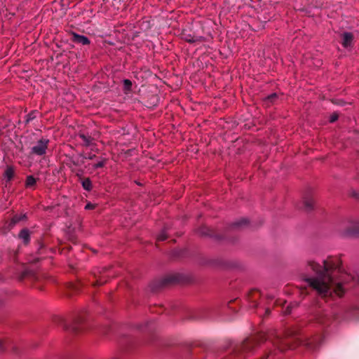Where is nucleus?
Instances as JSON below:
<instances>
[{
    "instance_id": "nucleus-7",
    "label": "nucleus",
    "mask_w": 359,
    "mask_h": 359,
    "mask_svg": "<svg viewBox=\"0 0 359 359\" xmlns=\"http://www.w3.org/2000/svg\"><path fill=\"white\" fill-rule=\"evenodd\" d=\"M353 39V36L351 32H344L342 34V46L344 48H348L351 46Z\"/></svg>"
},
{
    "instance_id": "nucleus-16",
    "label": "nucleus",
    "mask_w": 359,
    "mask_h": 359,
    "mask_svg": "<svg viewBox=\"0 0 359 359\" xmlns=\"http://www.w3.org/2000/svg\"><path fill=\"white\" fill-rule=\"evenodd\" d=\"M123 90L126 93L130 92L132 88V82L129 79H124L123 81Z\"/></svg>"
},
{
    "instance_id": "nucleus-14",
    "label": "nucleus",
    "mask_w": 359,
    "mask_h": 359,
    "mask_svg": "<svg viewBox=\"0 0 359 359\" xmlns=\"http://www.w3.org/2000/svg\"><path fill=\"white\" fill-rule=\"evenodd\" d=\"M26 219H27L26 214L15 215L12 218L11 222L13 224H15L16 223L19 222L20 221L25 220Z\"/></svg>"
},
{
    "instance_id": "nucleus-20",
    "label": "nucleus",
    "mask_w": 359,
    "mask_h": 359,
    "mask_svg": "<svg viewBox=\"0 0 359 359\" xmlns=\"http://www.w3.org/2000/svg\"><path fill=\"white\" fill-rule=\"evenodd\" d=\"M277 97V95L276 93H272L270 95H269L267 97V100H269V102H273V100Z\"/></svg>"
},
{
    "instance_id": "nucleus-6",
    "label": "nucleus",
    "mask_w": 359,
    "mask_h": 359,
    "mask_svg": "<svg viewBox=\"0 0 359 359\" xmlns=\"http://www.w3.org/2000/svg\"><path fill=\"white\" fill-rule=\"evenodd\" d=\"M30 234L31 232L29 229H23L20 231L18 238L22 241L24 245H28L30 240Z\"/></svg>"
},
{
    "instance_id": "nucleus-26",
    "label": "nucleus",
    "mask_w": 359,
    "mask_h": 359,
    "mask_svg": "<svg viewBox=\"0 0 359 359\" xmlns=\"http://www.w3.org/2000/svg\"><path fill=\"white\" fill-rule=\"evenodd\" d=\"M4 347V341L0 339V351L3 350Z\"/></svg>"
},
{
    "instance_id": "nucleus-22",
    "label": "nucleus",
    "mask_w": 359,
    "mask_h": 359,
    "mask_svg": "<svg viewBox=\"0 0 359 359\" xmlns=\"http://www.w3.org/2000/svg\"><path fill=\"white\" fill-rule=\"evenodd\" d=\"M358 233V231H355L348 230L346 231V234L348 235V236H355Z\"/></svg>"
},
{
    "instance_id": "nucleus-9",
    "label": "nucleus",
    "mask_w": 359,
    "mask_h": 359,
    "mask_svg": "<svg viewBox=\"0 0 359 359\" xmlns=\"http://www.w3.org/2000/svg\"><path fill=\"white\" fill-rule=\"evenodd\" d=\"M79 137L83 141V146L90 147L93 144V139L90 136L81 133Z\"/></svg>"
},
{
    "instance_id": "nucleus-30",
    "label": "nucleus",
    "mask_w": 359,
    "mask_h": 359,
    "mask_svg": "<svg viewBox=\"0 0 359 359\" xmlns=\"http://www.w3.org/2000/svg\"><path fill=\"white\" fill-rule=\"evenodd\" d=\"M358 224H359V223H358V222H355V225H356L357 226H358Z\"/></svg>"
},
{
    "instance_id": "nucleus-8",
    "label": "nucleus",
    "mask_w": 359,
    "mask_h": 359,
    "mask_svg": "<svg viewBox=\"0 0 359 359\" xmlns=\"http://www.w3.org/2000/svg\"><path fill=\"white\" fill-rule=\"evenodd\" d=\"M184 39L186 41L192 43H201L205 40V38L203 36H192L191 34H184Z\"/></svg>"
},
{
    "instance_id": "nucleus-27",
    "label": "nucleus",
    "mask_w": 359,
    "mask_h": 359,
    "mask_svg": "<svg viewBox=\"0 0 359 359\" xmlns=\"http://www.w3.org/2000/svg\"><path fill=\"white\" fill-rule=\"evenodd\" d=\"M72 163L74 165H76V166L79 165V163L78 161L72 160Z\"/></svg>"
},
{
    "instance_id": "nucleus-19",
    "label": "nucleus",
    "mask_w": 359,
    "mask_h": 359,
    "mask_svg": "<svg viewBox=\"0 0 359 359\" xmlns=\"http://www.w3.org/2000/svg\"><path fill=\"white\" fill-rule=\"evenodd\" d=\"M80 156H82L83 158L89 159V160H93L96 158L95 154H91L88 156H83V154H80Z\"/></svg>"
},
{
    "instance_id": "nucleus-17",
    "label": "nucleus",
    "mask_w": 359,
    "mask_h": 359,
    "mask_svg": "<svg viewBox=\"0 0 359 359\" xmlns=\"http://www.w3.org/2000/svg\"><path fill=\"white\" fill-rule=\"evenodd\" d=\"M36 179L33 176L29 175L26 179V187H32L36 184Z\"/></svg>"
},
{
    "instance_id": "nucleus-15",
    "label": "nucleus",
    "mask_w": 359,
    "mask_h": 359,
    "mask_svg": "<svg viewBox=\"0 0 359 359\" xmlns=\"http://www.w3.org/2000/svg\"><path fill=\"white\" fill-rule=\"evenodd\" d=\"M83 188L86 191L92 189V183L89 178H86L81 182Z\"/></svg>"
},
{
    "instance_id": "nucleus-3",
    "label": "nucleus",
    "mask_w": 359,
    "mask_h": 359,
    "mask_svg": "<svg viewBox=\"0 0 359 359\" xmlns=\"http://www.w3.org/2000/svg\"><path fill=\"white\" fill-rule=\"evenodd\" d=\"M198 233L202 236H209L217 241H222L228 238L226 236L215 233L212 229L205 226H201L198 229Z\"/></svg>"
},
{
    "instance_id": "nucleus-1",
    "label": "nucleus",
    "mask_w": 359,
    "mask_h": 359,
    "mask_svg": "<svg viewBox=\"0 0 359 359\" xmlns=\"http://www.w3.org/2000/svg\"><path fill=\"white\" fill-rule=\"evenodd\" d=\"M309 267L315 273L316 276L306 278L305 280L319 294L330 296L334 292L341 296L344 293L345 289L341 283L337 280V276L344 272L339 258H330L323 261L322 264L310 262Z\"/></svg>"
},
{
    "instance_id": "nucleus-28",
    "label": "nucleus",
    "mask_w": 359,
    "mask_h": 359,
    "mask_svg": "<svg viewBox=\"0 0 359 359\" xmlns=\"http://www.w3.org/2000/svg\"><path fill=\"white\" fill-rule=\"evenodd\" d=\"M358 309H355V310L353 311V315L355 316L356 318L358 317Z\"/></svg>"
},
{
    "instance_id": "nucleus-12",
    "label": "nucleus",
    "mask_w": 359,
    "mask_h": 359,
    "mask_svg": "<svg viewBox=\"0 0 359 359\" xmlns=\"http://www.w3.org/2000/svg\"><path fill=\"white\" fill-rule=\"evenodd\" d=\"M107 163V159L104 158H100L97 163L92 165V168L96 170L104 167Z\"/></svg>"
},
{
    "instance_id": "nucleus-23",
    "label": "nucleus",
    "mask_w": 359,
    "mask_h": 359,
    "mask_svg": "<svg viewBox=\"0 0 359 359\" xmlns=\"http://www.w3.org/2000/svg\"><path fill=\"white\" fill-rule=\"evenodd\" d=\"M177 280V278L175 276H171L168 277V282H175Z\"/></svg>"
},
{
    "instance_id": "nucleus-21",
    "label": "nucleus",
    "mask_w": 359,
    "mask_h": 359,
    "mask_svg": "<svg viewBox=\"0 0 359 359\" xmlns=\"http://www.w3.org/2000/svg\"><path fill=\"white\" fill-rule=\"evenodd\" d=\"M95 205L91 203H88L86 205L85 209L86 210H93L94 209Z\"/></svg>"
},
{
    "instance_id": "nucleus-4",
    "label": "nucleus",
    "mask_w": 359,
    "mask_h": 359,
    "mask_svg": "<svg viewBox=\"0 0 359 359\" xmlns=\"http://www.w3.org/2000/svg\"><path fill=\"white\" fill-rule=\"evenodd\" d=\"M249 226V220L246 218L238 219L231 224L226 229V231H233L243 229Z\"/></svg>"
},
{
    "instance_id": "nucleus-25",
    "label": "nucleus",
    "mask_w": 359,
    "mask_h": 359,
    "mask_svg": "<svg viewBox=\"0 0 359 359\" xmlns=\"http://www.w3.org/2000/svg\"><path fill=\"white\" fill-rule=\"evenodd\" d=\"M268 4H269V5L271 6H274V7H276V5H277V4H278V2H277V1H272V0H269V1H268Z\"/></svg>"
},
{
    "instance_id": "nucleus-24",
    "label": "nucleus",
    "mask_w": 359,
    "mask_h": 359,
    "mask_svg": "<svg viewBox=\"0 0 359 359\" xmlns=\"http://www.w3.org/2000/svg\"><path fill=\"white\" fill-rule=\"evenodd\" d=\"M338 118V116L337 114H333L330 116V122L333 123Z\"/></svg>"
},
{
    "instance_id": "nucleus-18",
    "label": "nucleus",
    "mask_w": 359,
    "mask_h": 359,
    "mask_svg": "<svg viewBox=\"0 0 359 359\" xmlns=\"http://www.w3.org/2000/svg\"><path fill=\"white\" fill-rule=\"evenodd\" d=\"M36 111H32L29 114H28L27 115H26L25 122L29 123V122L32 121V120H34L36 118Z\"/></svg>"
},
{
    "instance_id": "nucleus-2",
    "label": "nucleus",
    "mask_w": 359,
    "mask_h": 359,
    "mask_svg": "<svg viewBox=\"0 0 359 359\" xmlns=\"http://www.w3.org/2000/svg\"><path fill=\"white\" fill-rule=\"evenodd\" d=\"M49 140L46 138H41L36 142L35 145L31 148L30 154L36 156H43L46 154Z\"/></svg>"
},
{
    "instance_id": "nucleus-29",
    "label": "nucleus",
    "mask_w": 359,
    "mask_h": 359,
    "mask_svg": "<svg viewBox=\"0 0 359 359\" xmlns=\"http://www.w3.org/2000/svg\"><path fill=\"white\" fill-rule=\"evenodd\" d=\"M75 287H76V286H75L74 285H73V284H69V285H68V287H69V288H72H72H74Z\"/></svg>"
},
{
    "instance_id": "nucleus-11",
    "label": "nucleus",
    "mask_w": 359,
    "mask_h": 359,
    "mask_svg": "<svg viewBox=\"0 0 359 359\" xmlns=\"http://www.w3.org/2000/svg\"><path fill=\"white\" fill-rule=\"evenodd\" d=\"M14 176V169L13 167L8 166L5 170L4 178L6 182H10Z\"/></svg>"
},
{
    "instance_id": "nucleus-5",
    "label": "nucleus",
    "mask_w": 359,
    "mask_h": 359,
    "mask_svg": "<svg viewBox=\"0 0 359 359\" xmlns=\"http://www.w3.org/2000/svg\"><path fill=\"white\" fill-rule=\"evenodd\" d=\"M72 41L76 43H79L82 45H88L90 41L89 39L83 35H80L75 32L72 33Z\"/></svg>"
},
{
    "instance_id": "nucleus-10",
    "label": "nucleus",
    "mask_w": 359,
    "mask_h": 359,
    "mask_svg": "<svg viewBox=\"0 0 359 359\" xmlns=\"http://www.w3.org/2000/svg\"><path fill=\"white\" fill-rule=\"evenodd\" d=\"M315 201L312 197H306L304 199V208L307 211L311 210L313 208Z\"/></svg>"
},
{
    "instance_id": "nucleus-13",
    "label": "nucleus",
    "mask_w": 359,
    "mask_h": 359,
    "mask_svg": "<svg viewBox=\"0 0 359 359\" xmlns=\"http://www.w3.org/2000/svg\"><path fill=\"white\" fill-rule=\"evenodd\" d=\"M169 229L168 226H165L162 231L158 234L156 237V240L158 241H163L167 238L166 232Z\"/></svg>"
}]
</instances>
